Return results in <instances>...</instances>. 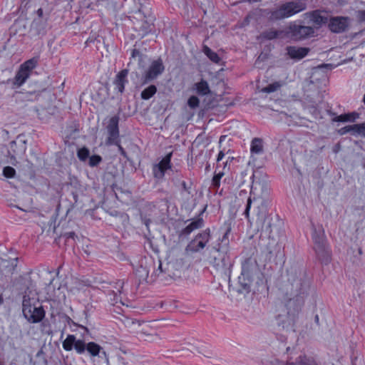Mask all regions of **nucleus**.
Returning a JSON list of instances; mask_svg holds the SVG:
<instances>
[{
  "label": "nucleus",
  "mask_w": 365,
  "mask_h": 365,
  "mask_svg": "<svg viewBox=\"0 0 365 365\" xmlns=\"http://www.w3.org/2000/svg\"><path fill=\"white\" fill-rule=\"evenodd\" d=\"M314 321L317 324H319V316L317 314L314 317Z\"/></svg>",
  "instance_id": "nucleus-49"
},
{
  "label": "nucleus",
  "mask_w": 365,
  "mask_h": 365,
  "mask_svg": "<svg viewBox=\"0 0 365 365\" xmlns=\"http://www.w3.org/2000/svg\"><path fill=\"white\" fill-rule=\"evenodd\" d=\"M271 364L272 365H317L314 359L307 358L305 356H299L295 363L279 361V359H275L271 361Z\"/></svg>",
  "instance_id": "nucleus-17"
},
{
  "label": "nucleus",
  "mask_w": 365,
  "mask_h": 365,
  "mask_svg": "<svg viewBox=\"0 0 365 365\" xmlns=\"http://www.w3.org/2000/svg\"><path fill=\"white\" fill-rule=\"evenodd\" d=\"M110 0H101V2L109 1Z\"/></svg>",
  "instance_id": "nucleus-55"
},
{
  "label": "nucleus",
  "mask_w": 365,
  "mask_h": 365,
  "mask_svg": "<svg viewBox=\"0 0 365 365\" xmlns=\"http://www.w3.org/2000/svg\"><path fill=\"white\" fill-rule=\"evenodd\" d=\"M305 15L310 19V21L317 28H320L323 25L328 24L329 21L328 16L323 14V12L319 10L306 13Z\"/></svg>",
  "instance_id": "nucleus-15"
},
{
  "label": "nucleus",
  "mask_w": 365,
  "mask_h": 365,
  "mask_svg": "<svg viewBox=\"0 0 365 365\" xmlns=\"http://www.w3.org/2000/svg\"><path fill=\"white\" fill-rule=\"evenodd\" d=\"M16 141H12V142L11 143V148L13 147V145H16Z\"/></svg>",
  "instance_id": "nucleus-52"
},
{
  "label": "nucleus",
  "mask_w": 365,
  "mask_h": 365,
  "mask_svg": "<svg viewBox=\"0 0 365 365\" xmlns=\"http://www.w3.org/2000/svg\"><path fill=\"white\" fill-rule=\"evenodd\" d=\"M131 56L133 58H136V57H140L141 56V53L139 50L136 49V48H134L132 50V52H131Z\"/></svg>",
  "instance_id": "nucleus-41"
},
{
  "label": "nucleus",
  "mask_w": 365,
  "mask_h": 365,
  "mask_svg": "<svg viewBox=\"0 0 365 365\" xmlns=\"http://www.w3.org/2000/svg\"><path fill=\"white\" fill-rule=\"evenodd\" d=\"M194 86L197 94L200 96L207 95L210 92L208 83L205 80L202 79L200 82L195 83Z\"/></svg>",
  "instance_id": "nucleus-24"
},
{
  "label": "nucleus",
  "mask_w": 365,
  "mask_h": 365,
  "mask_svg": "<svg viewBox=\"0 0 365 365\" xmlns=\"http://www.w3.org/2000/svg\"><path fill=\"white\" fill-rule=\"evenodd\" d=\"M115 145L118 146V150L120 151V154L123 156H125V151L124 148L120 145V140L118 141V144H114Z\"/></svg>",
  "instance_id": "nucleus-42"
},
{
  "label": "nucleus",
  "mask_w": 365,
  "mask_h": 365,
  "mask_svg": "<svg viewBox=\"0 0 365 365\" xmlns=\"http://www.w3.org/2000/svg\"><path fill=\"white\" fill-rule=\"evenodd\" d=\"M352 135L365 138V123L352 125Z\"/></svg>",
  "instance_id": "nucleus-27"
},
{
  "label": "nucleus",
  "mask_w": 365,
  "mask_h": 365,
  "mask_svg": "<svg viewBox=\"0 0 365 365\" xmlns=\"http://www.w3.org/2000/svg\"><path fill=\"white\" fill-rule=\"evenodd\" d=\"M89 154L90 152L88 149L86 148L79 149L77 153L78 158L82 161H85L86 160H87L89 157Z\"/></svg>",
  "instance_id": "nucleus-36"
},
{
  "label": "nucleus",
  "mask_w": 365,
  "mask_h": 365,
  "mask_svg": "<svg viewBox=\"0 0 365 365\" xmlns=\"http://www.w3.org/2000/svg\"><path fill=\"white\" fill-rule=\"evenodd\" d=\"M39 16H41L43 14V11L41 9H39L37 11Z\"/></svg>",
  "instance_id": "nucleus-50"
},
{
  "label": "nucleus",
  "mask_w": 365,
  "mask_h": 365,
  "mask_svg": "<svg viewBox=\"0 0 365 365\" xmlns=\"http://www.w3.org/2000/svg\"><path fill=\"white\" fill-rule=\"evenodd\" d=\"M250 263V260L247 259L243 262L242 266V275L244 277L247 278L248 279L251 277Z\"/></svg>",
  "instance_id": "nucleus-32"
},
{
  "label": "nucleus",
  "mask_w": 365,
  "mask_h": 365,
  "mask_svg": "<svg viewBox=\"0 0 365 365\" xmlns=\"http://www.w3.org/2000/svg\"><path fill=\"white\" fill-rule=\"evenodd\" d=\"M128 69H123L116 74L113 81L115 93L122 94L124 92L125 86L128 83Z\"/></svg>",
  "instance_id": "nucleus-14"
},
{
  "label": "nucleus",
  "mask_w": 365,
  "mask_h": 365,
  "mask_svg": "<svg viewBox=\"0 0 365 365\" xmlns=\"http://www.w3.org/2000/svg\"><path fill=\"white\" fill-rule=\"evenodd\" d=\"M349 24V18L345 16H334L329 19L328 28L336 34L345 31Z\"/></svg>",
  "instance_id": "nucleus-13"
},
{
  "label": "nucleus",
  "mask_w": 365,
  "mask_h": 365,
  "mask_svg": "<svg viewBox=\"0 0 365 365\" xmlns=\"http://www.w3.org/2000/svg\"><path fill=\"white\" fill-rule=\"evenodd\" d=\"M3 175H4V177L6 178H12L15 176L16 175V170L14 168H13L12 167H10V166H6V167H4V170H3Z\"/></svg>",
  "instance_id": "nucleus-37"
},
{
  "label": "nucleus",
  "mask_w": 365,
  "mask_h": 365,
  "mask_svg": "<svg viewBox=\"0 0 365 365\" xmlns=\"http://www.w3.org/2000/svg\"><path fill=\"white\" fill-rule=\"evenodd\" d=\"M250 151L252 154L260 155L263 153V141L261 138L252 139L250 145Z\"/></svg>",
  "instance_id": "nucleus-22"
},
{
  "label": "nucleus",
  "mask_w": 365,
  "mask_h": 365,
  "mask_svg": "<svg viewBox=\"0 0 365 365\" xmlns=\"http://www.w3.org/2000/svg\"><path fill=\"white\" fill-rule=\"evenodd\" d=\"M118 123L119 117L117 115L113 116L108 121V124L106 126V130L108 135L106 140V144L108 145L118 144V141L120 140Z\"/></svg>",
  "instance_id": "nucleus-12"
},
{
  "label": "nucleus",
  "mask_w": 365,
  "mask_h": 365,
  "mask_svg": "<svg viewBox=\"0 0 365 365\" xmlns=\"http://www.w3.org/2000/svg\"><path fill=\"white\" fill-rule=\"evenodd\" d=\"M160 269H161V263H160L159 264V267H158Z\"/></svg>",
  "instance_id": "nucleus-56"
},
{
  "label": "nucleus",
  "mask_w": 365,
  "mask_h": 365,
  "mask_svg": "<svg viewBox=\"0 0 365 365\" xmlns=\"http://www.w3.org/2000/svg\"><path fill=\"white\" fill-rule=\"evenodd\" d=\"M359 117V114L356 112L341 114L333 119L335 122H354Z\"/></svg>",
  "instance_id": "nucleus-23"
},
{
  "label": "nucleus",
  "mask_w": 365,
  "mask_h": 365,
  "mask_svg": "<svg viewBox=\"0 0 365 365\" xmlns=\"http://www.w3.org/2000/svg\"><path fill=\"white\" fill-rule=\"evenodd\" d=\"M38 63V57H34L22 63L20 67L31 74V71L36 67Z\"/></svg>",
  "instance_id": "nucleus-25"
},
{
  "label": "nucleus",
  "mask_w": 365,
  "mask_h": 365,
  "mask_svg": "<svg viewBox=\"0 0 365 365\" xmlns=\"http://www.w3.org/2000/svg\"><path fill=\"white\" fill-rule=\"evenodd\" d=\"M215 254L211 257L210 263L218 271L225 272L231 266V260L227 254V249L219 243L213 247Z\"/></svg>",
  "instance_id": "nucleus-8"
},
{
  "label": "nucleus",
  "mask_w": 365,
  "mask_h": 365,
  "mask_svg": "<svg viewBox=\"0 0 365 365\" xmlns=\"http://www.w3.org/2000/svg\"><path fill=\"white\" fill-rule=\"evenodd\" d=\"M223 175H224V173L222 172L215 173L214 175L212 180V186L214 188H216V189L219 188V187L220 185V180Z\"/></svg>",
  "instance_id": "nucleus-33"
},
{
  "label": "nucleus",
  "mask_w": 365,
  "mask_h": 365,
  "mask_svg": "<svg viewBox=\"0 0 365 365\" xmlns=\"http://www.w3.org/2000/svg\"><path fill=\"white\" fill-rule=\"evenodd\" d=\"M101 157L99 155H93L89 158V165L92 167L96 166L101 161Z\"/></svg>",
  "instance_id": "nucleus-39"
},
{
  "label": "nucleus",
  "mask_w": 365,
  "mask_h": 365,
  "mask_svg": "<svg viewBox=\"0 0 365 365\" xmlns=\"http://www.w3.org/2000/svg\"><path fill=\"white\" fill-rule=\"evenodd\" d=\"M307 9V5L302 1H286L270 12V19L282 20L297 14Z\"/></svg>",
  "instance_id": "nucleus-6"
},
{
  "label": "nucleus",
  "mask_w": 365,
  "mask_h": 365,
  "mask_svg": "<svg viewBox=\"0 0 365 365\" xmlns=\"http://www.w3.org/2000/svg\"><path fill=\"white\" fill-rule=\"evenodd\" d=\"M285 298L286 313L276 317L278 327L283 329H292L297 319L304 296L307 293L309 282L302 271L291 269L287 273Z\"/></svg>",
  "instance_id": "nucleus-1"
},
{
  "label": "nucleus",
  "mask_w": 365,
  "mask_h": 365,
  "mask_svg": "<svg viewBox=\"0 0 365 365\" xmlns=\"http://www.w3.org/2000/svg\"><path fill=\"white\" fill-rule=\"evenodd\" d=\"M157 92V88L154 85H150L141 92V98L143 100H148L153 97Z\"/></svg>",
  "instance_id": "nucleus-29"
},
{
  "label": "nucleus",
  "mask_w": 365,
  "mask_h": 365,
  "mask_svg": "<svg viewBox=\"0 0 365 365\" xmlns=\"http://www.w3.org/2000/svg\"><path fill=\"white\" fill-rule=\"evenodd\" d=\"M262 36L264 38L272 40L274 38H286L287 34L286 29L284 30H276L274 29H270L267 30L262 33Z\"/></svg>",
  "instance_id": "nucleus-20"
},
{
  "label": "nucleus",
  "mask_w": 365,
  "mask_h": 365,
  "mask_svg": "<svg viewBox=\"0 0 365 365\" xmlns=\"http://www.w3.org/2000/svg\"><path fill=\"white\" fill-rule=\"evenodd\" d=\"M165 70L161 59H158L152 62L148 71H145L143 76V84H146L160 75Z\"/></svg>",
  "instance_id": "nucleus-11"
},
{
  "label": "nucleus",
  "mask_w": 365,
  "mask_h": 365,
  "mask_svg": "<svg viewBox=\"0 0 365 365\" xmlns=\"http://www.w3.org/2000/svg\"><path fill=\"white\" fill-rule=\"evenodd\" d=\"M82 328H83L86 331H88V329L85 327H82Z\"/></svg>",
  "instance_id": "nucleus-54"
},
{
  "label": "nucleus",
  "mask_w": 365,
  "mask_h": 365,
  "mask_svg": "<svg viewBox=\"0 0 365 365\" xmlns=\"http://www.w3.org/2000/svg\"><path fill=\"white\" fill-rule=\"evenodd\" d=\"M116 356L119 363L123 365H130L133 363L135 356L131 350L121 346L116 351Z\"/></svg>",
  "instance_id": "nucleus-16"
},
{
  "label": "nucleus",
  "mask_w": 365,
  "mask_h": 365,
  "mask_svg": "<svg viewBox=\"0 0 365 365\" xmlns=\"http://www.w3.org/2000/svg\"><path fill=\"white\" fill-rule=\"evenodd\" d=\"M173 156V153L170 152L168 153L158 163L157 165L161 166L165 170H169L171 168V158Z\"/></svg>",
  "instance_id": "nucleus-30"
},
{
  "label": "nucleus",
  "mask_w": 365,
  "mask_h": 365,
  "mask_svg": "<svg viewBox=\"0 0 365 365\" xmlns=\"http://www.w3.org/2000/svg\"><path fill=\"white\" fill-rule=\"evenodd\" d=\"M67 318L68 321L71 320L70 317H68Z\"/></svg>",
  "instance_id": "nucleus-58"
},
{
  "label": "nucleus",
  "mask_w": 365,
  "mask_h": 365,
  "mask_svg": "<svg viewBox=\"0 0 365 365\" xmlns=\"http://www.w3.org/2000/svg\"><path fill=\"white\" fill-rule=\"evenodd\" d=\"M286 34L287 38L299 41L314 37L315 29L309 26L299 25L294 22L291 23L286 29Z\"/></svg>",
  "instance_id": "nucleus-7"
},
{
  "label": "nucleus",
  "mask_w": 365,
  "mask_h": 365,
  "mask_svg": "<svg viewBox=\"0 0 365 365\" xmlns=\"http://www.w3.org/2000/svg\"><path fill=\"white\" fill-rule=\"evenodd\" d=\"M66 235H67L68 238H73L74 236H75V233L72 232H68Z\"/></svg>",
  "instance_id": "nucleus-48"
},
{
  "label": "nucleus",
  "mask_w": 365,
  "mask_h": 365,
  "mask_svg": "<svg viewBox=\"0 0 365 365\" xmlns=\"http://www.w3.org/2000/svg\"><path fill=\"white\" fill-rule=\"evenodd\" d=\"M30 75V73L20 67L19 71L16 72L14 78L13 79V85L14 87H21L29 78Z\"/></svg>",
  "instance_id": "nucleus-19"
},
{
  "label": "nucleus",
  "mask_w": 365,
  "mask_h": 365,
  "mask_svg": "<svg viewBox=\"0 0 365 365\" xmlns=\"http://www.w3.org/2000/svg\"><path fill=\"white\" fill-rule=\"evenodd\" d=\"M338 133L341 135H345L346 133H351V135H352V125L341 128L338 130Z\"/></svg>",
  "instance_id": "nucleus-40"
},
{
  "label": "nucleus",
  "mask_w": 365,
  "mask_h": 365,
  "mask_svg": "<svg viewBox=\"0 0 365 365\" xmlns=\"http://www.w3.org/2000/svg\"><path fill=\"white\" fill-rule=\"evenodd\" d=\"M182 185H183V186H185V182H182Z\"/></svg>",
  "instance_id": "nucleus-57"
},
{
  "label": "nucleus",
  "mask_w": 365,
  "mask_h": 365,
  "mask_svg": "<svg viewBox=\"0 0 365 365\" xmlns=\"http://www.w3.org/2000/svg\"><path fill=\"white\" fill-rule=\"evenodd\" d=\"M312 239L314 243V250L319 260L322 264H328L331 259V251L329 248L324 230L321 225L316 226L312 224Z\"/></svg>",
  "instance_id": "nucleus-5"
},
{
  "label": "nucleus",
  "mask_w": 365,
  "mask_h": 365,
  "mask_svg": "<svg viewBox=\"0 0 365 365\" xmlns=\"http://www.w3.org/2000/svg\"><path fill=\"white\" fill-rule=\"evenodd\" d=\"M269 204L270 200L267 188L261 195H257L252 187L243 215L250 224L255 222L257 230L271 232V220L268 215Z\"/></svg>",
  "instance_id": "nucleus-2"
},
{
  "label": "nucleus",
  "mask_w": 365,
  "mask_h": 365,
  "mask_svg": "<svg viewBox=\"0 0 365 365\" xmlns=\"http://www.w3.org/2000/svg\"><path fill=\"white\" fill-rule=\"evenodd\" d=\"M62 346L64 350L70 351L74 349L80 355L84 354L87 351L92 357L101 356L102 354L107 358L106 351L99 344L93 341L86 343L84 339H77L73 334H68L63 341Z\"/></svg>",
  "instance_id": "nucleus-3"
},
{
  "label": "nucleus",
  "mask_w": 365,
  "mask_h": 365,
  "mask_svg": "<svg viewBox=\"0 0 365 365\" xmlns=\"http://www.w3.org/2000/svg\"><path fill=\"white\" fill-rule=\"evenodd\" d=\"M135 275L138 278V280L140 282L146 280L148 275H149V269L146 266H143V264H140L136 269H135Z\"/></svg>",
  "instance_id": "nucleus-26"
},
{
  "label": "nucleus",
  "mask_w": 365,
  "mask_h": 365,
  "mask_svg": "<svg viewBox=\"0 0 365 365\" xmlns=\"http://www.w3.org/2000/svg\"><path fill=\"white\" fill-rule=\"evenodd\" d=\"M204 222L202 218H197L187 225L182 231L183 235H188L194 230L202 227Z\"/></svg>",
  "instance_id": "nucleus-21"
},
{
  "label": "nucleus",
  "mask_w": 365,
  "mask_h": 365,
  "mask_svg": "<svg viewBox=\"0 0 365 365\" xmlns=\"http://www.w3.org/2000/svg\"><path fill=\"white\" fill-rule=\"evenodd\" d=\"M363 102L365 104V93H364V98H363Z\"/></svg>",
  "instance_id": "nucleus-53"
},
{
  "label": "nucleus",
  "mask_w": 365,
  "mask_h": 365,
  "mask_svg": "<svg viewBox=\"0 0 365 365\" xmlns=\"http://www.w3.org/2000/svg\"><path fill=\"white\" fill-rule=\"evenodd\" d=\"M187 105L190 108L195 109L199 106L200 100L197 96H192L188 98Z\"/></svg>",
  "instance_id": "nucleus-35"
},
{
  "label": "nucleus",
  "mask_w": 365,
  "mask_h": 365,
  "mask_svg": "<svg viewBox=\"0 0 365 365\" xmlns=\"http://www.w3.org/2000/svg\"><path fill=\"white\" fill-rule=\"evenodd\" d=\"M281 86L280 83L279 82H274L273 83L269 84L267 86L264 87L262 89V91L264 93H272L276 91Z\"/></svg>",
  "instance_id": "nucleus-34"
},
{
  "label": "nucleus",
  "mask_w": 365,
  "mask_h": 365,
  "mask_svg": "<svg viewBox=\"0 0 365 365\" xmlns=\"http://www.w3.org/2000/svg\"><path fill=\"white\" fill-rule=\"evenodd\" d=\"M210 239V230L209 228L198 233L187 246L186 250L192 252H198L204 249Z\"/></svg>",
  "instance_id": "nucleus-10"
},
{
  "label": "nucleus",
  "mask_w": 365,
  "mask_h": 365,
  "mask_svg": "<svg viewBox=\"0 0 365 365\" xmlns=\"http://www.w3.org/2000/svg\"><path fill=\"white\" fill-rule=\"evenodd\" d=\"M22 312L26 320L33 324L41 322L46 315V312L39 304L38 298L31 292H26L23 297Z\"/></svg>",
  "instance_id": "nucleus-4"
},
{
  "label": "nucleus",
  "mask_w": 365,
  "mask_h": 365,
  "mask_svg": "<svg viewBox=\"0 0 365 365\" xmlns=\"http://www.w3.org/2000/svg\"><path fill=\"white\" fill-rule=\"evenodd\" d=\"M116 284H117V286L119 287L118 289V292L120 293L121 289H123V287L124 284V282L123 280H118Z\"/></svg>",
  "instance_id": "nucleus-43"
},
{
  "label": "nucleus",
  "mask_w": 365,
  "mask_h": 365,
  "mask_svg": "<svg viewBox=\"0 0 365 365\" xmlns=\"http://www.w3.org/2000/svg\"><path fill=\"white\" fill-rule=\"evenodd\" d=\"M287 54L291 58L294 59H302L305 57L309 49L304 47H297V46H288L287 48Z\"/></svg>",
  "instance_id": "nucleus-18"
},
{
  "label": "nucleus",
  "mask_w": 365,
  "mask_h": 365,
  "mask_svg": "<svg viewBox=\"0 0 365 365\" xmlns=\"http://www.w3.org/2000/svg\"><path fill=\"white\" fill-rule=\"evenodd\" d=\"M361 165H362L363 168H365V158H363Z\"/></svg>",
  "instance_id": "nucleus-51"
},
{
  "label": "nucleus",
  "mask_w": 365,
  "mask_h": 365,
  "mask_svg": "<svg viewBox=\"0 0 365 365\" xmlns=\"http://www.w3.org/2000/svg\"><path fill=\"white\" fill-rule=\"evenodd\" d=\"M130 18L133 24V29L139 32V35L142 36V37L152 32L154 29L152 19H145L146 16L140 9L135 11Z\"/></svg>",
  "instance_id": "nucleus-9"
},
{
  "label": "nucleus",
  "mask_w": 365,
  "mask_h": 365,
  "mask_svg": "<svg viewBox=\"0 0 365 365\" xmlns=\"http://www.w3.org/2000/svg\"><path fill=\"white\" fill-rule=\"evenodd\" d=\"M225 156V153L223 151H220V153H218V155H217V161L219 162Z\"/></svg>",
  "instance_id": "nucleus-44"
},
{
  "label": "nucleus",
  "mask_w": 365,
  "mask_h": 365,
  "mask_svg": "<svg viewBox=\"0 0 365 365\" xmlns=\"http://www.w3.org/2000/svg\"><path fill=\"white\" fill-rule=\"evenodd\" d=\"M167 170L164 169L161 166L153 165V174L155 178L156 179H162L165 175V173Z\"/></svg>",
  "instance_id": "nucleus-31"
},
{
  "label": "nucleus",
  "mask_w": 365,
  "mask_h": 365,
  "mask_svg": "<svg viewBox=\"0 0 365 365\" xmlns=\"http://www.w3.org/2000/svg\"><path fill=\"white\" fill-rule=\"evenodd\" d=\"M360 18L361 20L365 21V10L360 11Z\"/></svg>",
  "instance_id": "nucleus-46"
},
{
  "label": "nucleus",
  "mask_w": 365,
  "mask_h": 365,
  "mask_svg": "<svg viewBox=\"0 0 365 365\" xmlns=\"http://www.w3.org/2000/svg\"><path fill=\"white\" fill-rule=\"evenodd\" d=\"M242 286H243L244 289H245L247 291L250 290V286L248 283L242 284Z\"/></svg>",
  "instance_id": "nucleus-47"
},
{
  "label": "nucleus",
  "mask_w": 365,
  "mask_h": 365,
  "mask_svg": "<svg viewBox=\"0 0 365 365\" xmlns=\"http://www.w3.org/2000/svg\"><path fill=\"white\" fill-rule=\"evenodd\" d=\"M203 52L209 58L210 61L215 63H220L221 58L218 56V54L213 51L212 49H210L208 46H203Z\"/></svg>",
  "instance_id": "nucleus-28"
},
{
  "label": "nucleus",
  "mask_w": 365,
  "mask_h": 365,
  "mask_svg": "<svg viewBox=\"0 0 365 365\" xmlns=\"http://www.w3.org/2000/svg\"><path fill=\"white\" fill-rule=\"evenodd\" d=\"M13 165L16 166L17 165V160L14 155L11 156V162Z\"/></svg>",
  "instance_id": "nucleus-45"
},
{
  "label": "nucleus",
  "mask_w": 365,
  "mask_h": 365,
  "mask_svg": "<svg viewBox=\"0 0 365 365\" xmlns=\"http://www.w3.org/2000/svg\"><path fill=\"white\" fill-rule=\"evenodd\" d=\"M230 231H231V227H227L222 237L220 239L221 243H222L224 245L222 246L224 248H227V245H229L228 235H229Z\"/></svg>",
  "instance_id": "nucleus-38"
}]
</instances>
